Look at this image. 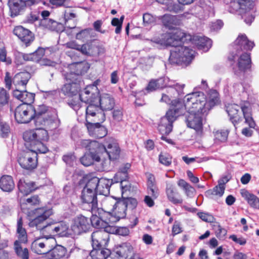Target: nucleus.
Masks as SVG:
<instances>
[{
  "label": "nucleus",
  "instance_id": "f257e3e1",
  "mask_svg": "<svg viewBox=\"0 0 259 259\" xmlns=\"http://www.w3.org/2000/svg\"><path fill=\"white\" fill-rule=\"evenodd\" d=\"M219 93L211 90L206 95L202 92H195L186 95L184 98L183 113L187 126L201 132L202 119L217 105Z\"/></svg>",
  "mask_w": 259,
  "mask_h": 259
},
{
  "label": "nucleus",
  "instance_id": "f03ea898",
  "mask_svg": "<svg viewBox=\"0 0 259 259\" xmlns=\"http://www.w3.org/2000/svg\"><path fill=\"white\" fill-rule=\"evenodd\" d=\"M95 92L97 93L96 85L88 86L79 94L80 101L73 99L69 103V106L79 116L85 112L87 122L93 121L102 122L105 119V115L96 102Z\"/></svg>",
  "mask_w": 259,
  "mask_h": 259
},
{
  "label": "nucleus",
  "instance_id": "7ed1b4c3",
  "mask_svg": "<svg viewBox=\"0 0 259 259\" xmlns=\"http://www.w3.org/2000/svg\"><path fill=\"white\" fill-rule=\"evenodd\" d=\"M226 110L234 126L242 120V114L245 122L250 127H254L255 123L252 117L251 107L249 103L244 102L241 106L235 104H229L226 106Z\"/></svg>",
  "mask_w": 259,
  "mask_h": 259
},
{
  "label": "nucleus",
  "instance_id": "20e7f679",
  "mask_svg": "<svg viewBox=\"0 0 259 259\" xmlns=\"http://www.w3.org/2000/svg\"><path fill=\"white\" fill-rule=\"evenodd\" d=\"M27 146L32 148L39 153H45L48 148L44 144L49 139L47 130L42 127L25 131L23 135Z\"/></svg>",
  "mask_w": 259,
  "mask_h": 259
},
{
  "label": "nucleus",
  "instance_id": "39448f33",
  "mask_svg": "<svg viewBox=\"0 0 259 259\" xmlns=\"http://www.w3.org/2000/svg\"><path fill=\"white\" fill-rule=\"evenodd\" d=\"M92 147L98 149L102 160V168L106 169L110 164V161L119 158L120 150L117 142L114 139H110L103 145L96 141L92 143Z\"/></svg>",
  "mask_w": 259,
  "mask_h": 259
},
{
  "label": "nucleus",
  "instance_id": "423d86ee",
  "mask_svg": "<svg viewBox=\"0 0 259 259\" xmlns=\"http://www.w3.org/2000/svg\"><path fill=\"white\" fill-rule=\"evenodd\" d=\"M34 111V120L36 126L54 130L60 125V121L56 111L49 109L44 105L38 106Z\"/></svg>",
  "mask_w": 259,
  "mask_h": 259
},
{
  "label": "nucleus",
  "instance_id": "0eeeda50",
  "mask_svg": "<svg viewBox=\"0 0 259 259\" xmlns=\"http://www.w3.org/2000/svg\"><path fill=\"white\" fill-rule=\"evenodd\" d=\"M166 92L163 93L160 102L171 105L172 108L170 110H176L177 108L183 109L184 103H181L178 99H175L177 96L184 94V84L176 83L174 84L166 85Z\"/></svg>",
  "mask_w": 259,
  "mask_h": 259
},
{
  "label": "nucleus",
  "instance_id": "6e6552de",
  "mask_svg": "<svg viewBox=\"0 0 259 259\" xmlns=\"http://www.w3.org/2000/svg\"><path fill=\"white\" fill-rule=\"evenodd\" d=\"M195 51L185 46H178L170 50L169 58L171 64L188 65L192 61Z\"/></svg>",
  "mask_w": 259,
  "mask_h": 259
},
{
  "label": "nucleus",
  "instance_id": "1a4fd4ad",
  "mask_svg": "<svg viewBox=\"0 0 259 259\" xmlns=\"http://www.w3.org/2000/svg\"><path fill=\"white\" fill-rule=\"evenodd\" d=\"M96 183V181L91 182L89 180L82 191L81 196L84 208L93 212L98 208V193L94 187Z\"/></svg>",
  "mask_w": 259,
  "mask_h": 259
},
{
  "label": "nucleus",
  "instance_id": "9d476101",
  "mask_svg": "<svg viewBox=\"0 0 259 259\" xmlns=\"http://www.w3.org/2000/svg\"><path fill=\"white\" fill-rule=\"evenodd\" d=\"M52 210L46 207L38 208L34 210V218L29 223L31 227H36L37 229L48 232L51 222L48 220L52 214Z\"/></svg>",
  "mask_w": 259,
  "mask_h": 259
},
{
  "label": "nucleus",
  "instance_id": "9b49d317",
  "mask_svg": "<svg viewBox=\"0 0 259 259\" xmlns=\"http://www.w3.org/2000/svg\"><path fill=\"white\" fill-rule=\"evenodd\" d=\"M96 141L90 140H80L77 142L78 146L85 148L89 151V153L85 154L80 159L81 163L85 166L92 164L94 161L102 163L101 157L98 153V149L92 147V143Z\"/></svg>",
  "mask_w": 259,
  "mask_h": 259
},
{
  "label": "nucleus",
  "instance_id": "f8f14e48",
  "mask_svg": "<svg viewBox=\"0 0 259 259\" xmlns=\"http://www.w3.org/2000/svg\"><path fill=\"white\" fill-rule=\"evenodd\" d=\"M228 60L236 63L233 67L235 74L240 75L248 70L251 67V58L249 54L244 52L242 54L232 52L228 57Z\"/></svg>",
  "mask_w": 259,
  "mask_h": 259
},
{
  "label": "nucleus",
  "instance_id": "ddd939ff",
  "mask_svg": "<svg viewBox=\"0 0 259 259\" xmlns=\"http://www.w3.org/2000/svg\"><path fill=\"white\" fill-rule=\"evenodd\" d=\"M56 244V239L52 235L44 236L35 239L31 243V248L38 254H49Z\"/></svg>",
  "mask_w": 259,
  "mask_h": 259
},
{
  "label": "nucleus",
  "instance_id": "4468645a",
  "mask_svg": "<svg viewBox=\"0 0 259 259\" xmlns=\"http://www.w3.org/2000/svg\"><path fill=\"white\" fill-rule=\"evenodd\" d=\"M161 18L163 25L166 28L169 29H174L172 32H169L173 38V46L175 41L184 42L187 40L191 39L190 35L187 34L182 30L176 28L180 24V21L177 17H161Z\"/></svg>",
  "mask_w": 259,
  "mask_h": 259
},
{
  "label": "nucleus",
  "instance_id": "2eb2a0df",
  "mask_svg": "<svg viewBox=\"0 0 259 259\" xmlns=\"http://www.w3.org/2000/svg\"><path fill=\"white\" fill-rule=\"evenodd\" d=\"M183 109L177 108L176 110H169L166 115L162 117L158 124V129L161 134H168L172 131V123L177 117L183 113Z\"/></svg>",
  "mask_w": 259,
  "mask_h": 259
},
{
  "label": "nucleus",
  "instance_id": "dca6fc26",
  "mask_svg": "<svg viewBox=\"0 0 259 259\" xmlns=\"http://www.w3.org/2000/svg\"><path fill=\"white\" fill-rule=\"evenodd\" d=\"M34 108L30 105L22 104L17 107L15 110V118L19 123H28L34 119Z\"/></svg>",
  "mask_w": 259,
  "mask_h": 259
},
{
  "label": "nucleus",
  "instance_id": "f3484780",
  "mask_svg": "<svg viewBox=\"0 0 259 259\" xmlns=\"http://www.w3.org/2000/svg\"><path fill=\"white\" fill-rule=\"evenodd\" d=\"M38 151L30 148L21 153L18 158L20 166L26 169L31 170L36 168L37 164V153Z\"/></svg>",
  "mask_w": 259,
  "mask_h": 259
},
{
  "label": "nucleus",
  "instance_id": "a211bd4d",
  "mask_svg": "<svg viewBox=\"0 0 259 259\" xmlns=\"http://www.w3.org/2000/svg\"><path fill=\"white\" fill-rule=\"evenodd\" d=\"M256 0H231L229 11L239 15L246 14L252 11L255 7Z\"/></svg>",
  "mask_w": 259,
  "mask_h": 259
},
{
  "label": "nucleus",
  "instance_id": "6ab92c4d",
  "mask_svg": "<svg viewBox=\"0 0 259 259\" xmlns=\"http://www.w3.org/2000/svg\"><path fill=\"white\" fill-rule=\"evenodd\" d=\"M67 79L70 80L71 82L66 83L62 88V92L65 95L68 96L74 97L73 98L69 101L68 104L73 99L80 100L79 95L77 96V94L80 91L82 81L78 78H73L67 75L66 76Z\"/></svg>",
  "mask_w": 259,
  "mask_h": 259
},
{
  "label": "nucleus",
  "instance_id": "aec40b11",
  "mask_svg": "<svg viewBox=\"0 0 259 259\" xmlns=\"http://www.w3.org/2000/svg\"><path fill=\"white\" fill-rule=\"evenodd\" d=\"M126 204V202L122 200L117 201L114 209L111 212L107 213L108 220L111 224L118 222L121 219L125 217Z\"/></svg>",
  "mask_w": 259,
  "mask_h": 259
},
{
  "label": "nucleus",
  "instance_id": "412c9836",
  "mask_svg": "<svg viewBox=\"0 0 259 259\" xmlns=\"http://www.w3.org/2000/svg\"><path fill=\"white\" fill-rule=\"evenodd\" d=\"M90 227L89 219L83 215H79L73 219L71 225V230L74 235H79L86 232Z\"/></svg>",
  "mask_w": 259,
  "mask_h": 259
},
{
  "label": "nucleus",
  "instance_id": "4be33fe9",
  "mask_svg": "<svg viewBox=\"0 0 259 259\" xmlns=\"http://www.w3.org/2000/svg\"><path fill=\"white\" fill-rule=\"evenodd\" d=\"M253 41H250L244 34H240L234 42L235 53H240L244 50H251L254 47Z\"/></svg>",
  "mask_w": 259,
  "mask_h": 259
},
{
  "label": "nucleus",
  "instance_id": "5701e85b",
  "mask_svg": "<svg viewBox=\"0 0 259 259\" xmlns=\"http://www.w3.org/2000/svg\"><path fill=\"white\" fill-rule=\"evenodd\" d=\"M90 182L96 181L95 189L99 196L108 195L109 194L110 187L112 184V182L110 179L101 178L99 179L97 177H93L89 180Z\"/></svg>",
  "mask_w": 259,
  "mask_h": 259
},
{
  "label": "nucleus",
  "instance_id": "b1692460",
  "mask_svg": "<svg viewBox=\"0 0 259 259\" xmlns=\"http://www.w3.org/2000/svg\"><path fill=\"white\" fill-rule=\"evenodd\" d=\"M99 92L97 91V93L95 92V97L96 102L99 103L100 107L104 111H109L113 109L115 106V101L113 98L108 94L103 93L98 97Z\"/></svg>",
  "mask_w": 259,
  "mask_h": 259
},
{
  "label": "nucleus",
  "instance_id": "393cba45",
  "mask_svg": "<svg viewBox=\"0 0 259 259\" xmlns=\"http://www.w3.org/2000/svg\"><path fill=\"white\" fill-rule=\"evenodd\" d=\"M109 233L105 230H100L94 232L92 235L93 247L99 248L106 246L109 240Z\"/></svg>",
  "mask_w": 259,
  "mask_h": 259
},
{
  "label": "nucleus",
  "instance_id": "a878e982",
  "mask_svg": "<svg viewBox=\"0 0 259 259\" xmlns=\"http://www.w3.org/2000/svg\"><path fill=\"white\" fill-rule=\"evenodd\" d=\"M117 200L112 197L108 195L98 196V208L99 207L106 212L107 213L111 212V210L114 209L115 205L117 203Z\"/></svg>",
  "mask_w": 259,
  "mask_h": 259
},
{
  "label": "nucleus",
  "instance_id": "bb28decb",
  "mask_svg": "<svg viewBox=\"0 0 259 259\" xmlns=\"http://www.w3.org/2000/svg\"><path fill=\"white\" fill-rule=\"evenodd\" d=\"M117 257H124L126 259L130 258L134 254H135V251L134 247L130 243L125 242L117 246L114 250Z\"/></svg>",
  "mask_w": 259,
  "mask_h": 259
},
{
  "label": "nucleus",
  "instance_id": "cd10ccee",
  "mask_svg": "<svg viewBox=\"0 0 259 259\" xmlns=\"http://www.w3.org/2000/svg\"><path fill=\"white\" fill-rule=\"evenodd\" d=\"M14 34L16 35L26 46H28L34 40L32 33L27 29L21 26L16 27L13 30Z\"/></svg>",
  "mask_w": 259,
  "mask_h": 259
},
{
  "label": "nucleus",
  "instance_id": "c85d7f7f",
  "mask_svg": "<svg viewBox=\"0 0 259 259\" xmlns=\"http://www.w3.org/2000/svg\"><path fill=\"white\" fill-rule=\"evenodd\" d=\"M192 43L197 46L198 49L207 52L212 46V41L210 39L200 35L191 36Z\"/></svg>",
  "mask_w": 259,
  "mask_h": 259
},
{
  "label": "nucleus",
  "instance_id": "c756f323",
  "mask_svg": "<svg viewBox=\"0 0 259 259\" xmlns=\"http://www.w3.org/2000/svg\"><path fill=\"white\" fill-rule=\"evenodd\" d=\"M8 4L11 13V16L22 14L26 7L25 2L23 0H9Z\"/></svg>",
  "mask_w": 259,
  "mask_h": 259
},
{
  "label": "nucleus",
  "instance_id": "7c9ffc66",
  "mask_svg": "<svg viewBox=\"0 0 259 259\" xmlns=\"http://www.w3.org/2000/svg\"><path fill=\"white\" fill-rule=\"evenodd\" d=\"M19 192L27 195L37 188L35 183L24 178L20 179L17 184Z\"/></svg>",
  "mask_w": 259,
  "mask_h": 259
},
{
  "label": "nucleus",
  "instance_id": "2f4dec72",
  "mask_svg": "<svg viewBox=\"0 0 259 259\" xmlns=\"http://www.w3.org/2000/svg\"><path fill=\"white\" fill-rule=\"evenodd\" d=\"M69 68L71 70L70 75H73L72 77L73 78H78V79H80L79 75L86 72L89 68V66L86 62H77L70 64Z\"/></svg>",
  "mask_w": 259,
  "mask_h": 259
},
{
  "label": "nucleus",
  "instance_id": "473e14b6",
  "mask_svg": "<svg viewBox=\"0 0 259 259\" xmlns=\"http://www.w3.org/2000/svg\"><path fill=\"white\" fill-rule=\"evenodd\" d=\"M151 41L161 47L173 46V38L169 32L155 36Z\"/></svg>",
  "mask_w": 259,
  "mask_h": 259
},
{
  "label": "nucleus",
  "instance_id": "72a5a7b5",
  "mask_svg": "<svg viewBox=\"0 0 259 259\" xmlns=\"http://www.w3.org/2000/svg\"><path fill=\"white\" fill-rule=\"evenodd\" d=\"M13 96L15 98L22 102L23 104L27 105H30L34 99V94L26 91H21L17 89L14 91Z\"/></svg>",
  "mask_w": 259,
  "mask_h": 259
},
{
  "label": "nucleus",
  "instance_id": "f704fd0d",
  "mask_svg": "<svg viewBox=\"0 0 259 259\" xmlns=\"http://www.w3.org/2000/svg\"><path fill=\"white\" fill-rule=\"evenodd\" d=\"M127 178V175L125 173L122 174L121 171H118L114 176L113 179L111 181L113 183H120V188L122 191V196L124 193L130 191V185L126 181Z\"/></svg>",
  "mask_w": 259,
  "mask_h": 259
},
{
  "label": "nucleus",
  "instance_id": "c9c22d12",
  "mask_svg": "<svg viewBox=\"0 0 259 259\" xmlns=\"http://www.w3.org/2000/svg\"><path fill=\"white\" fill-rule=\"evenodd\" d=\"M68 224L64 222H60L55 226H52L51 224L48 233L51 235L56 233L61 236H66L70 234L68 232Z\"/></svg>",
  "mask_w": 259,
  "mask_h": 259
},
{
  "label": "nucleus",
  "instance_id": "e433bc0d",
  "mask_svg": "<svg viewBox=\"0 0 259 259\" xmlns=\"http://www.w3.org/2000/svg\"><path fill=\"white\" fill-rule=\"evenodd\" d=\"M240 194L250 207L259 209V198L256 196L250 193L246 189L241 190Z\"/></svg>",
  "mask_w": 259,
  "mask_h": 259
},
{
  "label": "nucleus",
  "instance_id": "4c0bfd02",
  "mask_svg": "<svg viewBox=\"0 0 259 259\" xmlns=\"http://www.w3.org/2000/svg\"><path fill=\"white\" fill-rule=\"evenodd\" d=\"M97 209L96 211L92 212L93 215L89 219L90 224L97 228H100L101 230H105L106 227L110 225L111 223H109L108 220L107 215H106V219L105 221L102 220L100 218L98 217L96 214Z\"/></svg>",
  "mask_w": 259,
  "mask_h": 259
},
{
  "label": "nucleus",
  "instance_id": "58836bf2",
  "mask_svg": "<svg viewBox=\"0 0 259 259\" xmlns=\"http://www.w3.org/2000/svg\"><path fill=\"white\" fill-rule=\"evenodd\" d=\"M49 254L54 258H67L69 254L67 253L66 249L62 245H56L53 247V249L49 253Z\"/></svg>",
  "mask_w": 259,
  "mask_h": 259
},
{
  "label": "nucleus",
  "instance_id": "ea45409f",
  "mask_svg": "<svg viewBox=\"0 0 259 259\" xmlns=\"http://www.w3.org/2000/svg\"><path fill=\"white\" fill-rule=\"evenodd\" d=\"M0 188L3 191H12L15 188L12 177L10 176H3L0 179Z\"/></svg>",
  "mask_w": 259,
  "mask_h": 259
},
{
  "label": "nucleus",
  "instance_id": "a19ab883",
  "mask_svg": "<svg viewBox=\"0 0 259 259\" xmlns=\"http://www.w3.org/2000/svg\"><path fill=\"white\" fill-rule=\"evenodd\" d=\"M166 195L169 201L173 204H179L182 203L183 199L181 195L175 190L172 186L167 187Z\"/></svg>",
  "mask_w": 259,
  "mask_h": 259
},
{
  "label": "nucleus",
  "instance_id": "79ce46f5",
  "mask_svg": "<svg viewBox=\"0 0 259 259\" xmlns=\"http://www.w3.org/2000/svg\"><path fill=\"white\" fill-rule=\"evenodd\" d=\"M23 222L21 218L17 221V236L19 243H26L27 242V235L25 229L23 227Z\"/></svg>",
  "mask_w": 259,
  "mask_h": 259
},
{
  "label": "nucleus",
  "instance_id": "37998d69",
  "mask_svg": "<svg viewBox=\"0 0 259 259\" xmlns=\"http://www.w3.org/2000/svg\"><path fill=\"white\" fill-rule=\"evenodd\" d=\"M39 25L47 28L52 30H56L57 29L60 28L63 26L61 23H58L56 21L50 19L49 17H42L40 21L38 22Z\"/></svg>",
  "mask_w": 259,
  "mask_h": 259
},
{
  "label": "nucleus",
  "instance_id": "c03bdc74",
  "mask_svg": "<svg viewBox=\"0 0 259 259\" xmlns=\"http://www.w3.org/2000/svg\"><path fill=\"white\" fill-rule=\"evenodd\" d=\"M157 2L166 6V9L174 13H179L183 11L184 8L178 4H173L171 0H156Z\"/></svg>",
  "mask_w": 259,
  "mask_h": 259
},
{
  "label": "nucleus",
  "instance_id": "a18cd8bd",
  "mask_svg": "<svg viewBox=\"0 0 259 259\" xmlns=\"http://www.w3.org/2000/svg\"><path fill=\"white\" fill-rule=\"evenodd\" d=\"M110 254V251L106 248L93 247L90 252L92 259H106Z\"/></svg>",
  "mask_w": 259,
  "mask_h": 259
},
{
  "label": "nucleus",
  "instance_id": "49530a36",
  "mask_svg": "<svg viewBox=\"0 0 259 259\" xmlns=\"http://www.w3.org/2000/svg\"><path fill=\"white\" fill-rule=\"evenodd\" d=\"M105 230L110 234H115L122 236H128L130 233V231L127 227H117L111 225L106 227Z\"/></svg>",
  "mask_w": 259,
  "mask_h": 259
},
{
  "label": "nucleus",
  "instance_id": "de8ad7c7",
  "mask_svg": "<svg viewBox=\"0 0 259 259\" xmlns=\"http://www.w3.org/2000/svg\"><path fill=\"white\" fill-rule=\"evenodd\" d=\"M29 78L30 74L28 72H20L15 75L13 83L16 86H24L26 85Z\"/></svg>",
  "mask_w": 259,
  "mask_h": 259
},
{
  "label": "nucleus",
  "instance_id": "09e8293b",
  "mask_svg": "<svg viewBox=\"0 0 259 259\" xmlns=\"http://www.w3.org/2000/svg\"><path fill=\"white\" fill-rule=\"evenodd\" d=\"M167 80L166 78H161L156 80H151L149 82L146 90L149 92H152L157 89L164 88L166 86V84L164 82Z\"/></svg>",
  "mask_w": 259,
  "mask_h": 259
},
{
  "label": "nucleus",
  "instance_id": "8fccbe9b",
  "mask_svg": "<svg viewBox=\"0 0 259 259\" xmlns=\"http://www.w3.org/2000/svg\"><path fill=\"white\" fill-rule=\"evenodd\" d=\"M14 249L17 256L21 259H28L29 252L27 248L23 247L18 241L14 242Z\"/></svg>",
  "mask_w": 259,
  "mask_h": 259
},
{
  "label": "nucleus",
  "instance_id": "3c124183",
  "mask_svg": "<svg viewBox=\"0 0 259 259\" xmlns=\"http://www.w3.org/2000/svg\"><path fill=\"white\" fill-rule=\"evenodd\" d=\"M148 194L153 198L158 196V190L155 185V179L153 175L149 174L148 176Z\"/></svg>",
  "mask_w": 259,
  "mask_h": 259
},
{
  "label": "nucleus",
  "instance_id": "603ef678",
  "mask_svg": "<svg viewBox=\"0 0 259 259\" xmlns=\"http://www.w3.org/2000/svg\"><path fill=\"white\" fill-rule=\"evenodd\" d=\"M92 29L91 28H86L82 29L76 33L75 35L76 39L81 41H85L91 38V32Z\"/></svg>",
  "mask_w": 259,
  "mask_h": 259
},
{
  "label": "nucleus",
  "instance_id": "864d4df0",
  "mask_svg": "<svg viewBox=\"0 0 259 259\" xmlns=\"http://www.w3.org/2000/svg\"><path fill=\"white\" fill-rule=\"evenodd\" d=\"M95 45L92 43H86L81 45V53L83 55L94 56Z\"/></svg>",
  "mask_w": 259,
  "mask_h": 259
},
{
  "label": "nucleus",
  "instance_id": "5fc2aeb1",
  "mask_svg": "<svg viewBox=\"0 0 259 259\" xmlns=\"http://www.w3.org/2000/svg\"><path fill=\"white\" fill-rule=\"evenodd\" d=\"M228 132L227 131H218L214 133V141L215 142H225L228 137Z\"/></svg>",
  "mask_w": 259,
  "mask_h": 259
},
{
  "label": "nucleus",
  "instance_id": "6e6d98bb",
  "mask_svg": "<svg viewBox=\"0 0 259 259\" xmlns=\"http://www.w3.org/2000/svg\"><path fill=\"white\" fill-rule=\"evenodd\" d=\"M123 18L124 17H114L111 21L112 25L116 27L115 32L116 34L120 33L121 31Z\"/></svg>",
  "mask_w": 259,
  "mask_h": 259
},
{
  "label": "nucleus",
  "instance_id": "4d7b16f0",
  "mask_svg": "<svg viewBox=\"0 0 259 259\" xmlns=\"http://www.w3.org/2000/svg\"><path fill=\"white\" fill-rule=\"evenodd\" d=\"M213 229L215 231V235L219 239H223L226 235L227 230L223 228L219 223H216L213 225Z\"/></svg>",
  "mask_w": 259,
  "mask_h": 259
},
{
  "label": "nucleus",
  "instance_id": "13d9d810",
  "mask_svg": "<svg viewBox=\"0 0 259 259\" xmlns=\"http://www.w3.org/2000/svg\"><path fill=\"white\" fill-rule=\"evenodd\" d=\"M250 87V84L248 83L242 84L239 82H236L234 83L233 85L234 91L236 92H247Z\"/></svg>",
  "mask_w": 259,
  "mask_h": 259
},
{
  "label": "nucleus",
  "instance_id": "bf43d9fd",
  "mask_svg": "<svg viewBox=\"0 0 259 259\" xmlns=\"http://www.w3.org/2000/svg\"><path fill=\"white\" fill-rule=\"evenodd\" d=\"M99 122L100 121H88V122H87L86 126L89 131V133L91 136H92L95 134V128H97L98 125H100Z\"/></svg>",
  "mask_w": 259,
  "mask_h": 259
},
{
  "label": "nucleus",
  "instance_id": "052dcab7",
  "mask_svg": "<svg viewBox=\"0 0 259 259\" xmlns=\"http://www.w3.org/2000/svg\"><path fill=\"white\" fill-rule=\"evenodd\" d=\"M159 160L161 163L166 166L169 165L171 162V157L167 153H161L159 156Z\"/></svg>",
  "mask_w": 259,
  "mask_h": 259
},
{
  "label": "nucleus",
  "instance_id": "680f3d73",
  "mask_svg": "<svg viewBox=\"0 0 259 259\" xmlns=\"http://www.w3.org/2000/svg\"><path fill=\"white\" fill-rule=\"evenodd\" d=\"M95 134L92 136L98 138H101L104 137L107 134L105 128L104 126H101L100 124V125H98L97 128H95Z\"/></svg>",
  "mask_w": 259,
  "mask_h": 259
},
{
  "label": "nucleus",
  "instance_id": "e2e57ef3",
  "mask_svg": "<svg viewBox=\"0 0 259 259\" xmlns=\"http://www.w3.org/2000/svg\"><path fill=\"white\" fill-rule=\"evenodd\" d=\"M45 54V50L43 48H39L35 52L32 53L34 58V62H39L42 60V57Z\"/></svg>",
  "mask_w": 259,
  "mask_h": 259
},
{
  "label": "nucleus",
  "instance_id": "0e129e2a",
  "mask_svg": "<svg viewBox=\"0 0 259 259\" xmlns=\"http://www.w3.org/2000/svg\"><path fill=\"white\" fill-rule=\"evenodd\" d=\"M197 215L202 221L206 222H213L214 220L213 217L208 213L198 212Z\"/></svg>",
  "mask_w": 259,
  "mask_h": 259
},
{
  "label": "nucleus",
  "instance_id": "69168bd1",
  "mask_svg": "<svg viewBox=\"0 0 259 259\" xmlns=\"http://www.w3.org/2000/svg\"><path fill=\"white\" fill-rule=\"evenodd\" d=\"M225 187L221 184H218L212 191V194L221 197L224 193Z\"/></svg>",
  "mask_w": 259,
  "mask_h": 259
},
{
  "label": "nucleus",
  "instance_id": "338daca9",
  "mask_svg": "<svg viewBox=\"0 0 259 259\" xmlns=\"http://www.w3.org/2000/svg\"><path fill=\"white\" fill-rule=\"evenodd\" d=\"M0 60L6 63L7 64L11 63V59L9 57H7V52L4 48L0 49Z\"/></svg>",
  "mask_w": 259,
  "mask_h": 259
},
{
  "label": "nucleus",
  "instance_id": "774afa93",
  "mask_svg": "<svg viewBox=\"0 0 259 259\" xmlns=\"http://www.w3.org/2000/svg\"><path fill=\"white\" fill-rule=\"evenodd\" d=\"M182 232V228L180 222H175L172 228V234L173 236L181 233Z\"/></svg>",
  "mask_w": 259,
  "mask_h": 259
}]
</instances>
